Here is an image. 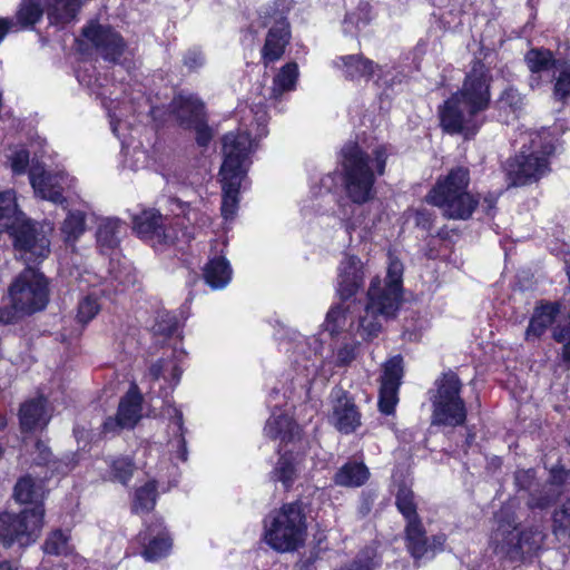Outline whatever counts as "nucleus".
Masks as SVG:
<instances>
[{"instance_id": "1", "label": "nucleus", "mask_w": 570, "mask_h": 570, "mask_svg": "<svg viewBox=\"0 0 570 570\" xmlns=\"http://www.w3.org/2000/svg\"><path fill=\"white\" fill-rule=\"evenodd\" d=\"M267 135V114L264 108L255 112V121L245 130L228 132L223 137V164L219 176L222 183V216L233 220L239 203V189L250 166V154L255 141Z\"/></svg>"}, {"instance_id": "2", "label": "nucleus", "mask_w": 570, "mask_h": 570, "mask_svg": "<svg viewBox=\"0 0 570 570\" xmlns=\"http://www.w3.org/2000/svg\"><path fill=\"white\" fill-rule=\"evenodd\" d=\"M491 77L481 61H475L466 75L462 89L449 98L440 109L442 128L450 134L474 135L482 124L480 114L490 104Z\"/></svg>"}, {"instance_id": "3", "label": "nucleus", "mask_w": 570, "mask_h": 570, "mask_svg": "<svg viewBox=\"0 0 570 570\" xmlns=\"http://www.w3.org/2000/svg\"><path fill=\"white\" fill-rule=\"evenodd\" d=\"M389 153L385 146L375 147L371 155L356 144L342 149L344 188L355 204H364L374 197L375 174L384 173Z\"/></svg>"}, {"instance_id": "4", "label": "nucleus", "mask_w": 570, "mask_h": 570, "mask_svg": "<svg viewBox=\"0 0 570 570\" xmlns=\"http://www.w3.org/2000/svg\"><path fill=\"white\" fill-rule=\"evenodd\" d=\"M519 141L520 153L505 165L507 179L512 186L529 185L547 175L554 151L553 138L546 129L521 132Z\"/></svg>"}, {"instance_id": "5", "label": "nucleus", "mask_w": 570, "mask_h": 570, "mask_svg": "<svg viewBox=\"0 0 570 570\" xmlns=\"http://www.w3.org/2000/svg\"><path fill=\"white\" fill-rule=\"evenodd\" d=\"M306 535V517L298 502L283 504L264 518L263 540L276 552L296 551L304 544Z\"/></svg>"}, {"instance_id": "6", "label": "nucleus", "mask_w": 570, "mask_h": 570, "mask_svg": "<svg viewBox=\"0 0 570 570\" xmlns=\"http://www.w3.org/2000/svg\"><path fill=\"white\" fill-rule=\"evenodd\" d=\"M470 173L465 167H455L439 178L426 199L438 206L443 215L451 219H468L478 200L468 190Z\"/></svg>"}, {"instance_id": "7", "label": "nucleus", "mask_w": 570, "mask_h": 570, "mask_svg": "<svg viewBox=\"0 0 570 570\" xmlns=\"http://www.w3.org/2000/svg\"><path fill=\"white\" fill-rule=\"evenodd\" d=\"M355 303L344 301L342 304L333 306L326 314L323 324L324 330L334 336L341 333H346L350 337L360 336L361 341H368L376 337L382 328V321L387 317L374 314L367 315L366 306L364 314L358 315L357 321L354 320V314L357 309Z\"/></svg>"}, {"instance_id": "8", "label": "nucleus", "mask_w": 570, "mask_h": 570, "mask_svg": "<svg viewBox=\"0 0 570 570\" xmlns=\"http://www.w3.org/2000/svg\"><path fill=\"white\" fill-rule=\"evenodd\" d=\"M435 391L431 396L432 424L456 426L465 422L466 409L460 395L461 382L456 374L450 372L443 374L435 382Z\"/></svg>"}, {"instance_id": "9", "label": "nucleus", "mask_w": 570, "mask_h": 570, "mask_svg": "<svg viewBox=\"0 0 570 570\" xmlns=\"http://www.w3.org/2000/svg\"><path fill=\"white\" fill-rule=\"evenodd\" d=\"M11 307L21 315H30L43 309L49 301L48 283L35 268L27 267L9 287Z\"/></svg>"}, {"instance_id": "10", "label": "nucleus", "mask_w": 570, "mask_h": 570, "mask_svg": "<svg viewBox=\"0 0 570 570\" xmlns=\"http://www.w3.org/2000/svg\"><path fill=\"white\" fill-rule=\"evenodd\" d=\"M544 539L543 531L539 528L518 531L514 518L501 510L498 515V527L491 535V542L495 549L505 551L512 557L530 554L540 549Z\"/></svg>"}, {"instance_id": "11", "label": "nucleus", "mask_w": 570, "mask_h": 570, "mask_svg": "<svg viewBox=\"0 0 570 570\" xmlns=\"http://www.w3.org/2000/svg\"><path fill=\"white\" fill-rule=\"evenodd\" d=\"M403 276V264L396 257L389 256L387 275L384 287H381L380 279H373L367 292V315L374 314L382 317H392L399 308L401 301V287Z\"/></svg>"}, {"instance_id": "12", "label": "nucleus", "mask_w": 570, "mask_h": 570, "mask_svg": "<svg viewBox=\"0 0 570 570\" xmlns=\"http://www.w3.org/2000/svg\"><path fill=\"white\" fill-rule=\"evenodd\" d=\"M287 11L288 7L284 0L274 1L258 11L262 26H271L262 48V59L265 66L281 59L288 45L291 33L286 20Z\"/></svg>"}, {"instance_id": "13", "label": "nucleus", "mask_w": 570, "mask_h": 570, "mask_svg": "<svg viewBox=\"0 0 570 570\" xmlns=\"http://www.w3.org/2000/svg\"><path fill=\"white\" fill-rule=\"evenodd\" d=\"M43 514L40 507L26 509L20 514L0 513V542L7 548L13 543L20 547L33 543L42 528Z\"/></svg>"}, {"instance_id": "14", "label": "nucleus", "mask_w": 570, "mask_h": 570, "mask_svg": "<svg viewBox=\"0 0 570 570\" xmlns=\"http://www.w3.org/2000/svg\"><path fill=\"white\" fill-rule=\"evenodd\" d=\"M6 228L11 229L14 248L26 264L38 263L49 254L50 242L47 235L24 217L20 223L6 224Z\"/></svg>"}, {"instance_id": "15", "label": "nucleus", "mask_w": 570, "mask_h": 570, "mask_svg": "<svg viewBox=\"0 0 570 570\" xmlns=\"http://www.w3.org/2000/svg\"><path fill=\"white\" fill-rule=\"evenodd\" d=\"M29 180L36 196L55 204L65 202L63 191L72 183L63 171L46 170L37 160H32L30 166Z\"/></svg>"}, {"instance_id": "16", "label": "nucleus", "mask_w": 570, "mask_h": 570, "mask_svg": "<svg viewBox=\"0 0 570 570\" xmlns=\"http://www.w3.org/2000/svg\"><path fill=\"white\" fill-rule=\"evenodd\" d=\"M82 36L105 60L119 62L126 52L122 38L109 27L90 22L82 29Z\"/></svg>"}, {"instance_id": "17", "label": "nucleus", "mask_w": 570, "mask_h": 570, "mask_svg": "<svg viewBox=\"0 0 570 570\" xmlns=\"http://www.w3.org/2000/svg\"><path fill=\"white\" fill-rule=\"evenodd\" d=\"M135 229L137 234L149 240L153 246L169 245L179 240V235L173 226H167L163 216L156 210H144L136 216Z\"/></svg>"}, {"instance_id": "18", "label": "nucleus", "mask_w": 570, "mask_h": 570, "mask_svg": "<svg viewBox=\"0 0 570 570\" xmlns=\"http://www.w3.org/2000/svg\"><path fill=\"white\" fill-rule=\"evenodd\" d=\"M142 397L137 385H131L125 396L121 397L115 419L109 417L104 423L105 432H115L118 428L131 429L141 417Z\"/></svg>"}, {"instance_id": "19", "label": "nucleus", "mask_w": 570, "mask_h": 570, "mask_svg": "<svg viewBox=\"0 0 570 570\" xmlns=\"http://www.w3.org/2000/svg\"><path fill=\"white\" fill-rule=\"evenodd\" d=\"M403 374L402 358L395 356L384 364V371L381 380L379 407L386 415L394 412L399 401L397 391Z\"/></svg>"}, {"instance_id": "20", "label": "nucleus", "mask_w": 570, "mask_h": 570, "mask_svg": "<svg viewBox=\"0 0 570 570\" xmlns=\"http://www.w3.org/2000/svg\"><path fill=\"white\" fill-rule=\"evenodd\" d=\"M332 396L334 399L332 423L342 433L354 432L361 425V415L355 404L342 390L333 391Z\"/></svg>"}, {"instance_id": "21", "label": "nucleus", "mask_w": 570, "mask_h": 570, "mask_svg": "<svg viewBox=\"0 0 570 570\" xmlns=\"http://www.w3.org/2000/svg\"><path fill=\"white\" fill-rule=\"evenodd\" d=\"M363 264L360 258L346 255L338 267L337 291L340 296L347 301L363 285Z\"/></svg>"}, {"instance_id": "22", "label": "nucleus", "mask_w": 570, "mask_h": 570, "mask_svg": "<svg viewBox=\"0 0 570 570\" xmlns=\"http://www.w3.org/2000/svg\"><path fill=\"white\" fill-rule=\"evenodd\" d=\"M351 343L342 344L336 351L325 358H322L318 364L313 362L311 364L312 372L318 373L321 376L327 379L332 376L336 367L350 365L357 355V347L361 344L360 336L351 337Z\"/></svg>"}, {"instance_id": "23", "label": "nucleus", "mask_w": 570, "mask_h": 570, "mask_svg": "<svg viewBox=\"0 0 570 570\" xmlns=\"http://www.w3.org/2000/svg\"><path fill=\"white\" fill-rule=\"evenodd\" d=\"M126 233L125 224L116 217H101L97 222V247L104 255L112 254Z\"/></svg>"}, {"instance_id": "24", "label": "nucleus", "mask_w": 570, "mask_h": 570, "mask_svg": "<svg viewBox=\"0 0 570 570\" xmlns=\"http://www.w3.org/2000/svg\"><path fill=\"white\" fill-rule=\"evenodd\" d=\"M264 432L266 436L279 440L284 444L299 438L298 425L285 411L278 409L277 404L274 405V410L265 424Z\"/></svg>"}, {"instance_id": "25", "label": "nucleus", "mask_w": 570, "mask_h": 570, "mask_svg": "<svg viewBox=\"0 0 570 570\" xmlns=\"http://www.w3.org/2000/svg\"><path fill=\"white\" fill-rule=\"evenodd\" d=\"M138 539L144 544L142 556L147 561H157L171 549V539L161 524L149 527L147 532L139 533Z\"/></svg>"}, {"instance_id": "26", "label": "nucleus", "mask_w": 570, "mask_h": 570, "mask_svg": "<svg viewBox=\"0 0 570 570\" xmlns=\"http://www.w3.org/2000/svg\"><path fill=\"white\" fill-rule=\"evenodd\" d=\"M19 420L21 430L24 432L43 429L50 420L47 400L39 396L26 401L20 407Z\"/></svg>"}, {"instance_id": "27", "label": "nucleus", "mask_w": 570, "mask_h": 570, "mask_svg": "<svg viewBox=\"0 0 570 570\" xmlns=\"http://www.w3.org/2000/svg\"><path fill=\"white\" fill-rule=\"evenodd\" d=\"M334 66L351 80H367L381 70L379 65L361 53L340 57Z\"/></svg>"}, {"instance_id": "28", "label": "nucleus", "mask_w": 570, "mask_h": 570, "mask_svg": "<svg viewBox=\"0 0 570 570\" xmlns=\"http://www.w3.org/2000/svg\"><path fill=\"white\" fill-rule=\"evenodd\" d=\"M559 314L560 306L557 303H547L538 306L525 331V340L533 341L539 338L553 322H557Z\"/></svg>"}, {"instance_id": "29", "label": "nucleus", "mask_w": 570, "mask_h": 570, "mask_svg": "<svg viewBox=\"0 0 570 570\" xmlns=\"http://www.w3.org/2000/svg\"><path fill=\"white\" fill-rule=\"evenodd\" d=\"M566 480V472L562 469L551 471V480L539 492H531L528 505L531 509H544L553 503L561 494L560 485Z\"/></svg>"}, {"instance_id": "30", "label": "nucleus", "mask_w": 570, "mask_h": 570, "mask_svg": "<svg viewBox=\"0 0 570 570\" xmlns=\"http://www.w3.org/2000/svg\"><path fill=\"white\" fill-rule=\"evenodd\" d=\"M43 497V482L41 480H35L29 475L20 478L13 489L14 500L22 504H33L31 509H36L37 507L43 509L41 504Z\"/></svg>"}, {"instance_id": "31", "label": "nucleus", "mask_w": 570, "mask_h": 570, "mask_svg": "<svg viewBox=\"0 0 570 570\" xmlns=\"http://www.w3.org/2000/svg\"><path fill=\"white\" fill-rule=\"evenodd\" d=\"M233 271L229 262L224 256L209 259L204 269L206 283L214 289L226 287L232 279Z\"/></svg>"}, {"instance_id": "32", "label": "nucleus", "mask_w": 570, "mask_h": 570, "mask_svg": "<svg viewBox=\"0 0 570 570\" xmlns=\"http://www.w3.org/2000/svg\"><path fill=\"white\" fill-rule=\"evenodd\" d=\"M176 106L178 107L179 112H181V108L184 109L185 107L190 108L195 112V118L193 119V122H190L191 125L187 128L193 129L196 132V140L198 145L206 146L212 139V130L206 124L203 107L188 97H180L177 99Z\"/></svg>"}, {"instance_id": "33", "label": "nucleus", "mask_w": 570, "mask_h": 570, "mask_svg": "<svg viewBox=\"0 0 570 570\" xmlns=\"http://www.w3.org/2000/svg\"><path fill=\"white\" fill-rule=\"evenodd\" d=\"M185 357V353L183 351L174 352L173 358L159 360L154 363L148 372L149 377L153 380H159L163 377L165 381H168L176 385L179 382L181 375L180 363Z\"/></svg>"}, {"instance_id": "34", "label": "nucleus", "mask_w": 570, "mask_h": 570, "mask_svg": "<svg viewBox=\"0 0 570 570\" xmlns=\"http://www.w3.org/2000/svg\"><path fill=\"white\" fill-rule=\"evenodd\" d=\"M370 478V471L360 462H347L334 475V483L340 487L357 488Z\"/></svg>"}, {"instance_id": "35", "label": "nucleus", "mask_w": 570, "mask_h": 570, "mask_svg": "<svg viewBox=\"0 0 570 570\" xmlns=\"http://www.w3.org/2000/svg\"><path fill=\"white\" fill-rule=\"evenodd\" d=\"M299 71L296 62L284 65L274 76L271 88V98L279 99L285 92L296 88Z\"/></svg>"}, {"instance_id": "36", "label": "nucleus", "mask_w": 570, "mask_h": 570, "mask_svg": "<svg viewBox=\"0 0 570 570\" xmlns=\"http://www.w3.org/2000/svg\"><path fill=\"white\" fill-rule=\"evenodd\" d=\"M85 232L86 214L78 209L69 210L60 226V234L63 242L68 246L73 247L76 242L83 235Z\"/></svg>"}, {"instance_id": "37", "label": "nucleus", "mask_w": 570, "mask_h": 570, "mask_svg": "<svg viewBox=\"0 0 570 570\" xmlns=\"http://www.w3.org/2000/svg\"><path fill=\"white\" fill-rule=\"evenodd\" d=\"M301 470V460L293 454H283L273 471V480L278 481L285 489H288L295 481Z\"/></svg>"}, {"instance_id": "38", "label": "nucleus", "mask_w": 570, "mask_h": 570, "mask_svg": "<svg viewBox=\"0 0 570 570\" xmlns=\"http://www.w3.org/2000/svg\"><path fill=\"white\" fill-rule=\"evenodd\" d=\"M428 541L421 522L417 519L407 521L406 542L413 558L420 559L429 552Z\"/></svg>"}, {"instance_id": "39", "label": "nucleus", "mask_w": 570, "mask_h": 570, "mask_svg": "<svg viewBox=\"0 0 570 570\" xmlns=\"http://www.w3.org/2000/svg\"><path fill=\"white\" fill-rule=\"evenodd\" d=\"M562 61L553 59L551 51L544 49H532L525 56V62L532 73L546 72L551 76L557 65Z\"/></svg>"}, {"instance_id": "40", "label": "nucleus", "mask_w": 570, "mask_h": 570, "mask_svg": "<svg viewBox=\"0 0 570 570\" xmlns=\"http://www.w3.org/2000/svg\"><path fill=\"white\" fill-rule=\"evenodd\" d=\"M108 465L107 479L110 481H117L126 485L132 478L135 471V464L132 460L127 455H118L109 458L106 461Z\"/></svg>"}, {"instance_id": "41", "label": "nucleus", "mask_w": 570, "mask_h": 570, "mask_svg": "<svg viewBox=\"0 0 570 570\" xmlns=\"http://www.w3.org/2000/svg\"><path fill=\"white\" fill-rule=\"evenodd\" d=\"M43 11L45 9L39 0H22L16 14V31L18 26L27 28L37 23L41 19Z\"/></svg>"}, {"instance_id": "42", "label": "nucleus", "mask_w": 570, "mask_h": 570, "mask_svg": "<svg viewBox=\"0 0 570 570\" xmlns=\"http://www.w3.org/2000/svg\"><path fill=\"white\" fill-rule=\"evenodd\" d=\"M24 215L18 210L17 198L13 190H6L0 193V220L6 224L20 223Z\"/></svg>"}, {"instance_id": "43", "label": "nucleus", "mask_w": 570, "mask_h": 570, "mask_svg": "<svg viewBox=\"0 0 570 570\" xmlns=\"http://www.w3.org/2000/svg\"><path fill=\"white\" fill-rule=\"evenodd\" d=\"M156 484L154 481L136 490L132 503V510L136 513H146L154 509L156 504Z\"/></svg>"}, {"instance_id": "44", "label": "nucleus", "mask_w": 570, "mask_h": 570, "mask_svg": "<svg viewBox=\"0 0 570 570\" xmlns=\"http://www.w3.org/2000/svg\"><path fill=\"white\" fill-rule=\"evenodd\" d=\"M552 529L559 541L570 539V499L554 511Z\"/></svg>"}, {"instance_id": "45", "label": "nucleus", "mask_w": 570, "mask_h": 570, "mask_svg": "<svg viewBox=\"0 0 570 570\" xmlns=\"http://www.w3.org/2000/svg\"><path fill=\"white\" fill-rule=\"evenodd\" d=\"M551 77L554 79V96L558 99L570 97V65L567 61L559 62Z\"/></svg>"}, {"instance_id": "46", "label": "nucleus", "mask_w": 570, "mask_h": 570, "mask_svg": "<svg viewBox=\"0 0 570 570\" xmlns=\"http://www.w3.org/2000/svg\"><path fill=\"white\" fill-rule=\"evenodd\" d=\"M43 550L48 554L68 556L72 552L69 537L60 530H56L47 538Z\"/></svg>"}, {"instance_id": "47", "label": "nucleus", "mask_w": 570, "mask_h": 570, "mask_svg": "<svg viewBox=\"0 0 570 570\" xmlns=\"http://www.w3.org/2000/svg\"><path fill=\"white\" fill-rule=\"evenodd\" d=\"M151 330L155 335L167 337L178 332L179 322L170 312H158Z\"/></svg>"}, {"instance_id": "48", "label": "nucleus", "mask_w": 570, "mask_h": 570, "mask_svg": "<svg viewBox=\"0 0 570 570\" xmlns=\"http://www.w3.org/2000/svg\"><path fill=\"white\" fill-rule=\"evenodd\" d=\"M101 305L95 295H87L78 303L77 321L81 324H87L94 320L100 312Z\"/></svg>"}, {"instance_id": "49", "label": "nucleus", "mask_w": 570, "mask_h": 570, "mask_svg": "<svg viewBox=\"0 0 570 570\" xmlns=\"http://www.w3.org/2000/svg\"><path fill=\"white\" fill-rule=\"evenodd\" d=\"M180 97L191 98L195 102H197L198 105H200L203 107V112H205V107H204V104L198 99V97H196L193 94L181 92L173 99V101L170 104L171 112L176 116V119L179 121L180 126L186 128V127H189V125H190L188 122H193V119L195 118V112L188 107L187 108L185 107L184 109L181 108V112H179L178 107L176 106V101Z\"/></svg>"}, {"instance_id": "50", "label": "nucleus", "mask_w": 570, "mask_h": 570, "mask_svg": "<svg viewBox=\"0 0 570 570\" xmlns=\"http://www.w3.org/2000/svg\"><path fill=\"white\" fill-rule=\"evenodd\" d=\"M396 505L407 521L416 519L413 493L406 488H401L396 494Z\"/></svg>"}, {"instance_id": "51", "label": "nucleus", "mask_w": 570, "mask_h": 570, "mask_svg": "<svg viewBox=\"0 0 570 570\" xmlns=\"http://www.w3.org/2000/svg\"><path fill=\"white\" fill-rule=\"evenodd\" d=\"M36 451L38 453L35 458L37 464H50L51 470L57 473H67L70 470L68 464H62L61 462L50 460V450L43 442H37Z\"/></svg>"}, {"instance_id": "52", "label": "nucleus", "mask_w": 570, "mask_h": 570, "mask_svg": "<svg viewBox=\"0 0 570 570\" xmlns=\"http://www.w3.org/2000/svg\"><path fill=\"white\" fill-rule=\"evenodd\" d=\"M29 151L22 147L11 150L8 155L9 166L14 175H22L27 171L30 161Z\"/></svg>"}, {"instance_id": "53", "label": "nucleus", "mask_w": 570, "mask_h": 570, "mask_svg": "<svg viewBox=\"0 0 570 570\" xmlns=\"http://www.w3.org/2000/svg\"><path fill=\"white\" fill-rule=\"evenodd\" d=\"M322 343L317 337L306 338L302 335H297L293 341V353H306L308 350V357L312 355L317 356Z\"/></svg>"}, {"instance_id": "54", "label": "nucleus", "mask_w": 570, "mask_h": 570, "mask_svg": "<svg viewBox=\"0 0 570 570\" xmlns=\"http://www.w3.org/2000/svg\"><path fill=\"white\" fill-rule=\"evenodd\" d=\"M173 412H174V417H173L171 424L174 425L175 431L179 432V438L176 440V446H177L176 456L181 461H186L187 460V449H186L185 440L183 438V416H181V413L175 407L173 409Z\"/></svg>"}, {"instance_id": "55", "label": "nucleus", "mask_w": 570, "mask_h": 570, "mask_svg": "<svg viewBox=\"0 0 570 570\" xmlns=\"http://www.w3.org/2000/svg\"><path fill=\"white\" fill-rule=\"evenodd\" d=\"M125 151V164L132 170H137L146 166L148 156L147 153L138 147L130 150L128 147L124 148Z\"/></svg>"}, {"instance_id": "56", "label": "nucleus", "mask_w": 570, "mask_h": 570, "mask_svg": "<svg viewBox=\"0 0 570 570\" xmlns=\"http://www.w3.org/2000/svg\"><path fill=\"white\" fill-rule=\"evenodd\" d=\"M375 558L376 556L373 550L365 551L358 556L351 568L341 570H374V568L379 564Z\"/></svg>"}, {"instance_id": "57", "label": "nucleus", "mask_w": 570, "mask_h": 570, "mask_svg": "<svg viewBox=\"0 0 570 570\" xmlns=\"http://www.w3.org/2000/svg\"><path fill=\"white\" fill-rule=\"evenodd\" d=\"M553 338L559 343L570 338V315L560 312L557 325L553 328Z\"/></svg>"}, {"instance_id": "58", "label": "nucleus", "mask_w": 570, "mask_h": 570, "mask_svg": "<svg viewBox=\"0 0 570 570\" xmlns=\"http://www.w3.org/2000/svg\"><path fill=\"white\" fill-rule=\"evenodd\" d=\"M499 102L501 107L517 110L522 105V97L517 89L510 87L502 92Z\"/></svg>"}, {"instance_id": "59", "label": "nucleus", "mask_w": 570, "mask_h": 570, "mask_svg": "<svg viewBox=\"0 0 570 570\" xmlns=\"http://www.w3.org/2000/svg\"><path fill=\"white\" fill-rule=\"evenodd\" d=\"M186 207V209H183L184 219H186L190 225L197 226L199 228H203L207 225L210 219L208 215L199 212L196 208H190L189 206Z\"/></svg>"}, {"instance_id": "60", "label": "nucleus", "mask_w": 570, "mask_h": 570, "mask_svg": "<svg viewBox=\"0 0 570 570\" xmlns=\"http://www.w3.org/2000/svg\"><path fill=\"white\" fill-rule=\"evenodd\" d=\"M205 63V57L202 51L197 49H190L184 57V65L190 69L196 70Z\"/></svg>"}, {"instance_id": "61", "label": "nucleus", "mask_w": 570, "mask_h": 570, "mask_svg": "<svg viewBox=\"0 0 570 570\" xmlns=\"http://www.w3.org/2000/svg\"><path fill=\"white\" fill-rule=\"evenodd\" d=\"M534 480L533 470H520L515 473V483L520 489H530Z\"/></svg>"}, {"instance_id": "62", "label": "nucleus", "mask_w": 570, "mask_h": 570, "mask_svg": "<svg viewBox=\"0 0 570 570\" xmlns=\"http://www.w3.org/2000/svg\"><path fill=\"white\" fill-rule=\"evenodd\" d=\"M282 347L286 353H291V356H294V362L296 364L304 362L305 358L306 360L311 358V357H308V351L305 354L304 353H293V343H291L288 341L282 342Z\"/></svg>"}, {"instance_id": "63", "label": "nucleus", "mask_w": 570, "mask_h": 570, "mask_svg": "<svg viewBox=\"0 0 570 570\" xmlns=\"http://www.w3.org/2000/svg\"><path fill=\"white\" fill-rule=\"evenodd\" d=\"M9 31H16L14 20L0 18V42L3 40V38Z\"/></svg>"}, {"instance_id": "64", "label": "nucleus", "mask_w": 570, "mask_h": 570, "mask_svg": "<svg viewBox=\"0 0 570 570\" xmlns=\"http://www.w3.org/2000/svg\"><path fill=\"white\" fill-rule=\"evenodd\" d=\"M19 314L16 312V309L12 307V309L3 307L0 308V323L2 324H10L14 321L16 315Z\"/></svg>"}]
</instances>
